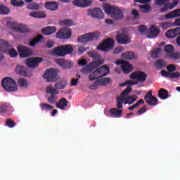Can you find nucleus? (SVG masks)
Here are the masks:
<instances>
[{
  "label": "nucleus",
  "instance_id": "4d7b16f0",
  "mask_svg": "<svg viewBox=\"0 0 180 180\" xmlns=\"http://www.w3.org/2000/svg\"><path fill=\"white\" fill-rule=\"evenodd\" d=\"M8 54L10 57L11 58H15L18 56V52H16V50L14 49H11L8 50Z\"/></svg>",
  "mask_w": 180,
  "mask_h": 180
},
{
  "label": "nucleus",
  "instance_id": "c03bdc74",
  "mask_svg": "<svg viewBox=\"0 0 180 180\" xmlns=\"http://www.w3.org/2000/svg\"><path fill=\"white\" fill-rule=\"evenodd\" d=\"M57 94L51 95L47 98V101L51 104H55L56 101H58V96Z\"/></svg>",
  "mask_w": 180,
  "mask_h": 180
},
{
  "label": "nucleus",
  "instance_id": "c85d7f7f",
  "mask_svg": "<svg viewBox=\"0 0 180 180\" xmlns=\"http://www.w3.org/2000/svg\"><path fill=\"white\" fill-rule=\"evenodd\" d=\"M58 5L56 2H46L44 6L49 10L56 11L58 9Z\"/></svg>",
  "mask_w": 180,
  "mask_h": 180
},
{
  "label": "nucleus",
  "instance_id": "69168bd1",
  "mask_svg": "<svg viewBox=\"0 0 180 180\" xmlns=\"http://www.w3.org/2000/svg\"><path fill=\"white\" fill-rule=\"evenodd\" d=\"M139 32H141V34H144L147 31V28L145 25H141L139 27Z\"/></svg>",
  "mask_w": 180,
  "mask_h": 180
},
{
  "label": "nucleus",
  "instance_id": "c9c22d12",
  "mask_svg": "<svg viewBox=\"0 0 180 180\" xmlns=\"http://www.w3.org/2000/svg\"><path fill=\"white\" fill-rule=\"evenodd\" d=\"M155 65L157 67L158 69H162L166 67L167 63L164 61L162 59H160L155 61Z\"/></svg>",
  "mask_w": 180,
  "mask_h": 180
},
{
  "label": "nucleus",
  "instance_id": "58836bf2",
  "mask_svg": "<svg viewBox=\"0 0 180 180\" xmlns=\"http://www.w3.org/2000/svg\"><path fill=\"white\" fill-rule=\"evenodd\" d=\"M161 54H162V50L160 49L155 48L153 49V51L152 53V57L154 59H156L160 58Z\"/></svg>",
  "mask_w": 180,
  "mask_h": 180
},
{
  "label": "nucleus",
  "instance_id": "72a5a7b5",
  "mask_svg": "<svg viewBox=\"0 0 180 180\" xmlns=\"http://www.w3.org/2000/svg\"><path fill=\"white\" fill-rule=\"evenodd\" d=\"M150 33L149 37H155L159 34L158 28L155 25L150 27Z\"/></svg>",
  "mask_w": 180,
  "mask_h": 180
},
{
  "label": "nucleus",
  "instance_id": "a19ab883",
  "mask_svg": "<svg viewBox=\"0 0 180 180\" xmlns=\"http://www.w3.org/2000/svg\"><path fill=\"white\" fill-rule=\"evenodd\" d=\"M99 81V83H100V85L101 86H108L110 82H111V79L110 78H102V79H98Z\"/></svg>",
  "mask_w": 180,
  "mask_h": 180
},
{
  "label": "nucleus",
  "instance_id": "338daca9",
  "mask_svg": "<svg viewBox=\"0 0 180 180\" xmlns=\"http://www.w3.org/2000/svg\"><path fill=\"white\" fill-rule=\"evenodd\" d=\"M89 48H85L84 46H80L78 48V53L79 55H82L84 51H86V50H88Z\"/></svg>",
  "mask_w": 180,
  "mask_h": 180
},
{
  "label": "nucleus",
  "instance_id": "e2e57ef3",
  "mask_svg": "<svg viewBox=\"0 0 180 180\" xmlns=\"http://www.w3.org/2000/svg\"><path fill=\"white\" fill-rule=\"evenodd\" d=\"M6 111H8V105H6L5 104H2L0 106V112L5 113V112H6Z\"/></svg>",
  "mask_w": 180,
  "mask_h": 180
},
{
  "label": "nucleus",
  "instance_id": "79ce46f5",
  "mask_svg": "<svg viewBox=\"0 0 180 180\" xmlns=\"http://www.w3.org/2000/svg\"><path fill=\"white\" fill-rule=\"evenodd\" d=\"M131 91L132 88L130 86H127V88L122 92L120 98H126L125 97L128 96Z\"/></svg>",
  "mask_w": 180,
  "mask_h": 180
},
{
  "label": "nucleus",
  "instance_id": "a18cd8bd",
  "mask_svg": "<svg viewBox=\"0 0 180 180\" xmlns=\"http://www.w3.org/2000/svg\"><path fill=\"white\" fill-rule=\"evenodd\" d=\"M11 5L15 7H22L24 6V2L22 1H18V0H11Z\"/></svg>",
  "mask_w": 180,
  "mask_h": 180
},
{
  "label": "nucleus",
  "instance_id": "a211bd4d",
  "mask_svg": "<svg viewBox=\"0 0 180 180\" xmlns=\"http://www.w3.org/2000/svg\"><path fill=\"white\" fill-rule=\"evenodd\" d=\"M96 72L99 75V77H103L109 74L110 68L105 65L96 69Z\"/></svg>",
  "mask_w": 180,
  "mask_h": 180
},
{
  "label": "nucleus",
  "instance_id": "2eb2a0df",
  "mask_svg": "<svg viewBox=\"0 0 180 180\" xmlns=\"http://www.w3.org/2000/svg\"><path fill=\"white\" fill-rule=\"evenodd\" d=\"M116 41L119 44H127L130 42V39L124 33H119L116 37Z\"/></svg>",
  "mask_w": 180,
  "mask_h": 180
},
{
  "label": "nucleus",
  "instance_id": "680f3d73",
  "mask_svg": "<svg viewBox=\"0 0 180 180\" xmlns=\"http://www.w3.org/2000/svg\"><path fill=\"white\" fill-rule=\"evenodd\" d=\"M169 2V0H155V4L158 6H163Z\"/></svg>",
  "mask_w": 180,
  "mask_h": 180
},
{
  "label": "nucleus",
  "instance_id": "dca6fc26",
  "mask_svg": "<svg viewBox=\"0 0 180 180\" xmlns=\"http://www.w3.org/2000/svg\"><path fill=\"white\" fill-rule=\"evenodd\" d=\"M92 4L91 0H75L73 1V5L77 7L80 8H86L90 6Z\"/></svg>",
  "mask_w": 180,
  "mask_h": 180
},
{
  "label": "nucleus",
  "instance_id": "f3484780",
  "mask_svg": "<svg viewBox=\"0 0 180 180\" xmlns=\"http://www.w3.org/2000/svg\"><path fill=\"white\" fill-rule=\"evenodd\" d=\"M71 32L70 31L68 30H59L57 34H56V37L59 38L60 39H69L71 37Z\"/></svg>",
  "mask_w": 180,
  "mask_h": 180
},
{
  "label": "nucleus",
  "instance_id": "cd10ccee",
  "mask_svg": "<svg viewBox=\"0 0 180 180\" xmlns=\"http://www.w3.org/2000/svg\"><path fill=\"white\" fill-rule=\"evenodd\" d=\"M169 92L166 89L162 88L158 91V96L162 100L167 99L169 97Z\"/></svg>",
  "mask_w": 180,
  "mask_h": 180
},
{
  "label": "nucleus",
  "instance_id": "4468645a",
  "mask_svg": "<svg viewBox=\"0 0 180 180\" xmlns=\"http://www.w3.org/2000/svg\"><path fill=\"white\" fill-rule=\"evenodd\" d=\"M146 103L150 105H156L158 103V100L156 97L152 95V91H150L144 97Z\"/></svg>",
  "mask_w": 180,
  "mask_h": 180
},
{
  "label": "nucleus",
  "instance_id": "6e6552de",
  "mask_svg": "<svg viewBox=\"0 0 180 180\" xmlns=\"http://www.w3.org/2000/svg\"><path fill=\"white\" fill-rule=\"evenodd\" d=\"M130 79H137L139 82L143 83L145 82L147 79V75L142 71H136L130 75Z\"/></svg>",
  "mask_w": 180,
  "mask_h": 180
},
{
  "label": "nucleus",
  "instance_id": "9b49d317",
  "mask_svg": "<svg viewBox=\"0 0 180 180\" xmlns=\"http://www.w3.org/2000/svg\"><path fill=\"white\" fill-rule=\"evenodd\" d=\"M88 15L91 16L96 19H102L104 17V14L101 9L96 8L94 9H89L87 12Z\"/></svg>",
  "mask_w": 180,
  "mask_h": 180
},
{
  "label": "nucleus",
  "instance_id": "8fccbe9b",
  "mask_svg": "<svg viewBox=\"0 0 180 180\" xmlns=\"http://www.w3.org/2000/svg\"><path fill=\"white\" fill-rule=\"evenodd\" d=\"M98 78H100V76L99 75H98L96 70L94 72H92L89 77L90 81H94Z\"/></svg>",
  "mask_w": 180,
  "mask_h": 180
},
{
  "label": "nucleus",
  "instance_id": "423d86ee",
  "mask_svg": "<svg viewBox=\"0 0 180 180\" xmlns=\"http://www.w3.org/2000/svg\"><path fill=\"white\" fill-rule=\"evenodd\" d=\"M57 71L54 69H49L47 70L43 77L46 79L47 82H56L57 80Z\"/></svg>",
  "mask_w": 180,
  "mask_h": 180
},
{
  "label": "nucleus",
  "instance_id": "1a4fd4ad",
  "mask_svg": "<svg viewBox=\"0 0 180 180\" xmlns=\"http://www.w3.org/2000/svg\"><path fill=\"white\" fill-rule=\"evenodd\" d=\"M115 63L116 65H122L121 69L125 74H129L133 71V66L128 61L117 60Z\"/></svg>",
  "mask_w": 180,
  "mask_h": 180
},
{
  "label": "nucleus",
  "instance_id": "2f4dec72",
  "mask_svg": "<svg viewBox=\"0 0 180 180\" xmlns=\"http://www.w3.org/2000/svg\"><path fill=\"white\" fill-rule=\"evenodd\" d=\"M46 93L51 95H58L59 91L56 89L53 88L52 85H49L46 88Z\"/></svg>",
  "mask_w": 180,
  "mask_h": 180
},
{
  "label": "nucleus",
  "instance_id": "13d9d810",
  "mask_svg": "<svg viewBox=\"0 0 180 180\" xmlns=\"http://www.w3.org/2000/svg\"><path fill=\"white\" fill-rule=\"evenodd\" d=\"M180 77V72H170L169 78L171 79H179Z\"/></svg>",
  "mask_w": 180,
  "mask_h": 180
},
{
  "label": "nucleus",
  "instance_id": "0eeeda50",
  "mask_svg": "<svg viewBox=\"0 0 180 180\" xmlns=\"http://www.w3.org/2000/svg\"><path fill=\"white\" fill-rule=\"evenodd\" d=\"M114 44L115 41L112 39H107L103 44H100L97 49L103 51H108L113 49Z\"/></svg>",
  "mask_w": 180,
  "mask_h": 180
},
{
  "label": "nucleus",
  "instance_id": "f8f14e48",
  "mask_svg": "<svg viewBox=\"0 0 180 180\" xmlns=\"http://www.w3.org/2000/svg\"><path fill=\"white\" fill-rule=\"evenodd\" d=\"M56 63L62 67L63 69H70L73 67V63L70 60L59 58L56 60Z\"/></svg>",
  "mask_w": 180,
  "mask_h": 180
},
{
  "label": "nucleus",
  "instance_id": "3c124183",
  "mask_svg": "<svg viewBox=\"0 0 180 180\" xmlns=\"http://www.w3.org/2000/svg\"><path fill=\"white\" fill-rule=\"evenodd\" d=\"M174 51V47L171 44L167 45L165 47V51L167 53H172Z\"/></svg>",
  "mask_w": 180,
  "mask_h": 180
},
{
  "label": "nucleus",
  "instance_id": "7ed1b4c3",
  "mask_svg": "<svg viewBox=\"0 0 180 180\" xmlns=\"http://www.w3.org/2000/svg\"><path fill=\"white\" fill-rule=\"evenodd\" d=\"M99 35L100 34L98 32H91L89 34H84L80 37H78L77 41L79 43L86 44L87 42L97 39Z\"/></svg>",
  "mask_w": 180,
  "mask_h": 180
},
{
  "label": "nucleus",
  "instance_id": "c756f323",
  "mask_svg": "<svg viewBox=\"0 0 180 180\" xmlns=\"http://www.w3.org/2000/svg\"><path fill=\"white\" fill-rule=\"evenodd\" d=\"M88 55L90 58H91L95 61L104 60L101 59V56L96 51H89L88 52Z\"/></svg>",
  "mask_w": 180,
  "mask_h": 180
},
{
  "label": "nucleus",
  "instance_id": "6e6d98bb",
  "mask_svg": "<svg viewBox=\"0 0 180 180\" xmlns=\"http://www.w3.org/2000/svg\"><path fill=\"white\" fill-rule=\"evenodd\" d=\"M137 84H138V82H132L131 80H127L125 83L120 84V86H124L127 85L133 86V85H136Z\"/></svg>",
  "mask_w": 180,
  "mask_h": 180
},
{
  "label": "nucleus",
  "instance_id": "864d4df0",
  "mask_svg": "<svg viewBox=\"0 0 180 180\" xmlns=\"http://www.w3.org/2000/svg\"><path fill=\"white\" fill-rule=\"evenodd\" d=\"M124 101V98H122V97H119L117 100V107L119 108V109H121L122 108L123 105V103Z\"/></svg>",
  "mask_w": 180,
  "mask_h": 180
},
{
  "label": "nucleus",
  "instance_id": "49530a36",
  "mask_svg": "<svg viewBox=\"0 0 180 180\" xmlns=\"http://www.w3.org/2000/svg\"><path fill=\"white\" fill-rule=\"evenodd\" d=\"M166 37L169 39H173L174 37H176V34L175 33L174 29H172L170 30H169L167 33H166Z\"/></svg>",
  "mask_w": 180,
  "mask_h": 180
},
{
  "label": "nucleus",
  "instance_id": "20e7f679",
  "mask_svg": "<svg viewBox=\"0 0 180 180\" xmlns=\"http://www.w3.org/2000/svg\"><path fill=\"white\" fill-rule=\"evenodd\" d=\"M44 60L42 58L40 57H31L27 59L25 63L30 68L34 69L38 67L39 64Z\"/></svg>",
  "mask_w": 180,
  "mask_h": 180
},
{
  "label": "nucleus",
  "instance_id": "9d476101",
  "mask_svg": "<svg viewBox=\"0 0 180 180\" xmlns=\"http://www.w3.org/2000/svg\"><path fill=\"white\" fill-rule=\"evenodd\" d=\"M18 53L21 58H28L33 54V51L26 46H19L17 48Z\"/></svg>",
  "mask_w": 180,
  "mask_h": 180
},
{
  "label": "nucleus",
  "instance_id": "412c9836",
  "mask_svg": "<svg viewBox=\"0 0 180 180\" xmlns=\"http://www.w3.org/2000/svg\"><path fill=\"white\" fill-rule=\"evenodd\" d=\"M68 101L66 98H62L58 103H56V106L57 108L60 110H65V108H68Z\"/></svg>",
  "mask_w": 180,
  "mask_h": 180
},
{
  "label": "nucleus",
  "instance_id": "de8ad7c7",
  "mask_svg": "<svg viewBox=\"0 0 180 180\" xmlns=\"http://www.w3.org/2000/svg\"><path fill=\"white\" fill-rule=\"evenodd\" d=\"M18 86L22 88H27V82L26 79L22 78L20 79L18 82Z\"/></svg>",
  "mask_w": 180,
  "mask_h": 180
},
{
  "label": "nucleus",
  "instance_id": "e433bc0d",
  "mask_svg": "<svg viewBox=\"0 0 180 180\" xmlns=\"http://www.w3.org/2000/svg\"><path fill=\"white\" fill-rule=\"evenodd\" d=\"M43 37L41 34H39L36 38L33 39L30 42V45L31 46H35L37 43L41 41L43 39Z\"/></svg>",
  "mask_w": 180,
  "mask_h": 180
},
{
  "label": "nucleus",
  "instance_id": "39448f33",
  "mask_svg": "<svg viewBox=\"0 0 180 180\" xmlns=\"http://www.w3.org/2000/svg\"><path fill=\"white\" fill-rule=\"evenodd\" d=\"M104 63V60H98V61H93L90 63L89 65H87L86 67H84L82 72L84 73H89L92 72L94 69L96 68L101 66Z\"/></svg>",
  "mask_w": 180,
  "mask_h": 180
},
{
  "label": "nucleus",
  "instance_id": "a878e982",
  "mask_svg": "<svg viewBox=\"0 0 180 180\" xmlns=\"http://www.w3.org/2000/svg\"><path fill=\"white\" fill-rule=\"evenodd\" d=\"M30 16L35 18H45L46 15L43 11H34L30 13Z\"/></svg>",
  "mask_w": 180,
  "mask_h": 180
},
{
  "label": "nucleus",
  "instance_id": "4be33fe9",
  "mask_svg": "<svg viewBox=\"0 0 180 180\" xmlns=\"http://www.w3.org/2000/svg\"><path fill=\"white\" fill-rule=\"evenodd\" d=\"M56 32V28L55 27H50V26L44 27L41 30V33L45 36L51 35L52 34H54Z\"/></svg>",
  "mask_w": 180,
  "mask_h": 180
},
{
  "label": "nucleus",
  "instance_id": "0e129e2a",
  "mask_svg": "<svg viewBox=\"0 0 180 180\" xmlns=\"http://www.w3.org/2000/svg\"><path fill=\"white\" fill-rule=\"evenodd\" d=\"M167 70L172 73L174 71H176V66L174 65H169L167 67Z\"/></svg>",
  "mask_w": 180,
  "mask_h": 180
},
{
  "label": "nucleus",
  "instance_id": "ea45409f",
  "mask_svg": "<svg viewBox=\"0 0 180 180\" xmlns=\"http://www.w3.org/2000/svg\"><path fill=\"white\" fill-rule=\"evenodd\" d=\"M11 13V9L5 6L0 5V14L6 15Z\"/></svg>",
  "mask_w": 180,
  "mask_h": 180
},
{
  "label": "nucleus",
  "instance_id": "09e8293b",
  "mask_svg": "<svg viewBox=\"0 0 180 180\" xmlns=\"http://www.w3.org/2000/svg\"><path fill=\"white\" fill-rule=\"evenodd\" d=\"M139 8H141V11L142 13H147L150 11V6L148 4L146 5H140Z\"/></svg>",
  "mask_w": 180,
  "mask_h": 180
},
{
  "label": "nucleus",
  "instance_id": "5701e85b",
  "mask_svg": "<svg viewBox=\"0 0 180 180\" xmlns=\"http://www.w3.org/2000/svg\"><path fill=\"white\" fill-rule=\"evenodd\" d=\"M15 72L21 76H27V69L25 67L17 65L15 68Z\"/></svg>",
  "mask_w": 180,
  "mask_h": 180
},
{
  "label": "nucleus",
  "instance_id": "6ab92c4d",
  "mask_svg": "<svg viewBox=\"0 0 180 180\" xmlns=\"http://www.w3.org/2000/svg\"><path fill=\"white\" fill-rule=\"evenodd\" d=\"M179 4L178 0H174L172 4H169V2L166 4L162 5L163 7L160 8L161 13H166L169 9L172 10L173 9L177 4Z\"/></svg>",
  "mask_w": 180,
  "mask_h": 180
},
{
  "label": "nucleus",
  "instance_id": "473e14b6",
  "mask_svg": "<svg viewBox=\"0 0 180 180\" xmlns=\"http://www.w3.org/2000/svg\"><path fill=\"white\" fill-rule=\"evenodd\" d=\"M122 58L129 60H131L132 59H136L134 53L133 52H124L122 54Z\"/></svg>",
  "mask_w": 180,
  "mask_h": 180
},
{
  "label": "nucleus",
  "instance_id": "4c0bfd02",
  "mask_svg": "<svg viewBox=\"0 0 180 180\" xmlns=\"http://www.w3.org/2000/svg\"><path fill=\"white\" fill-rule=\"evenodd\" d=\"M138 99L137 96L135 97H132V96H128L126 98H124V104H129V105H131L133 104L136 100Z\"/></svg>",
  "mask_w": 180,
  "mask_h": 180
},
{
  "label": "nucleus",
  "instance_id": "5fc2aeb1",
  "mask_svg": "<svg viewBox=\"0 0 180 180\" xmlns=\"http://www.w3.org/2000/svg\"><path fill=\"white\" fill-rule=\"evenodd\" d=\"M101 86L99 79L96 80L92 85L89 86V89L91 90H95Z\"/></svg>",
  "mask_w": 180,
  "mask_h": 180
},
{
  "label": "nucleus",
  "instance_id": "aec40b11",
  "mask_svg": "<svg viewBox=\"0 0 180 180\" xmlns=\"http://www.w3.org/2000/svg\"><path fill=\"white\" fill-rule=\"evenodd\" d=\"M51 54L58 57H65L64 49L63 45L57 46L53 49Z\"/></svg>",
  "mask_w": 180,
  "mask_h": 180
},
{
  "label": "nucleus",
  "instance_id": "393cba45",
  "mask_svg": "<svg viewBox=\"0 0 180 180\" xmlns=\"http://www.w3.org/2000/svg\"><path fill=\"white\" fill-rule=\"evenodd\" d=\"M180 16V9H176L174 11L166 14L165 15V19H171L173 18H176V17H179Z\"/></svg>",
  "mask_w": 180,
  "mask_h": 180
},
{
  "label": "nucleus",
  "instance_id": "7c9ffc66",
  "mask_svg": "<svg viewBox=\"0 0 180 180\" xmlns=\"http://www.w3.org/2000/svg\"><path fill=\"white\" fill-rule=\"evenodd\" d=\"M110 113L114 117H120L122 115V110H118L117 108H112L110 110Z\"/></svg>",
  "mask_w": 180,
  "mask_h": 180
},
{
  "label": "nucleus",
  "instance_id": "f03ea898",
  "mask_svg": "<svg viewBox=\"0 0 180 180\" xmlns=\"http://www.w3.org/2000/svg\"><path fill=\"white\" fill-rule=\"evenodd\" d=\"M1 86L7 92H15L18 91V85L12 78L6 77L1 81Z\"/></svg>",
  "mask_w": 180,
  "mask_h": 180
},
{
  "label": "nucleus",
  "instance_id": "774afa93",
  "mask_svg": "<svg viewBox=\"0 0 180 180\" xmlns=\"http://www.w3.org/2000/svg\"><path fill=\"white\" fill-rule=\"evenodd\" d=\"M131 15L136 19H137L139 17V15H140L139 13L136 9H133L132 10Z\"/></svg>",
  "mask_w": 180,
  "mask_h": 180
},
{
  "label": "nucleus",
  "instance_id": "bf43d9fd",
  "mask_svg": "<svg viewBox=\"0 0 180 180\" xmlns=\"http://www.w3.org/2000/svg\"><path fill=\"white\" fill-rule=\"evenodd\" d=\"M169 58H171V59L177 60V59H179L180 58V54L178 53H171L169 55Z\"/></svg>",
  "mask_w": 180,
  "mask_h": 180
},
{
  "label": "nucleus",
  "instance_id": "bb28decb",
  "mask_svg": "<svg viewBox=\"0 0 180 180\" xmlns=\"http://www.w3.org/2000/svg\"><path fill=\"white\" fill-rule=\"evenodd\" d=\"M68 82L65 79H62L60 82H58L55 84V87L56 89H63L65 88V86L68 85Z\"/></svg>",
  "mask_w": 180,
  "mask_h": 180
},
{
  "label": "nucleus",
  "instance_id": "ddd939ff",
  "mask_svg": "<svg viewBox=\"0 0 180 180\" xmlns=\"http://www.w3.org/2000/svg\"><path fill=\"white\" fill-rule=\"evenodd\" d=\"M8 26L11 28L14 32H18L20 33H27L29 30L25 27L24 25H16L13 22H9Z\"/></svg>",
  "mask_w": 180,
  "mask_h": 180
},
{
  "label": "nucleus",
  "instance_id": "b1692460",
  "mask_svg": "<svg viewBox=\"0 0 180 180\" xmlns=\"http://www.w3.org/2000/svg\"><path fill=\"white\" fill-rule=\"evenodd\" d=\"M11 49V44H8V42L0 40V51L2 52H6Z\"/></svg>",
  "mask_w": 180,
  "mask_h": 180
},
{
  "label": "nucleus",
  "instance_id": "f257e3e1",
  "mask_svg": "<svg viewBox=\"0 0 180 180\" xmlns=\"http://www.w3.org/2000/svg\"><path fill=\"white\" fill-rule=\"evenodd\" d=\"M103 10L108 15H110L114 20H120L124 17V13L120 8L111 6L110 4L104 5Z\"/></svg>",
  "mask_w": 180,
  "mask_h": 180
},
{
  "label": "nucleus",
  "instance_id": "052dcab7",
  "mask_svg": "<svg viewBox=\"0 0 180 180\" xmlns=\"http://www.w3.org/2000/svg\"><path fill=\"white\" fill-rule=\"evenodd\" d=\"M39 5L36 4H32L28 6L27 8L31 11H36L39 9Z\"/></svg>",
  "mask_w": 180,
  "mask_h": 180
},
{
  "label": "nucleus",
  "instance_id": "f704fd0d",
  "mask_svg": "<svg viewBox=\"0 0 180 180\" xmlns=\"http://www.w3.org/2000/svg\"><path fill=\"white\" fill-rule=\"evenodd\" d=\"M63 52L65 53V56L66 55L70 54L74 51L72 46L70 44L63 46Z\"/></svg>",
  "mask_w": 180,
  "mask_h": 180
},
{
  "label": "nucleus",
  "instance_id": "603ef678",
  "mask_svg": "<svg viewBox=\"0 0 180 180\" xmlns=\"http://www.w3.org/2000/svg\"><path fill=\"white\" fill-rule=\"evenodd\" d=\"M6 125L10 128H13L16 126V123H15V122L11 119H8L6 122Z\"/></svg>",
  "mask_w": 180,
  "mask_h": 180
},
{
  "label": "nucleus",
  "instance_id": "37998d69",
  "mask_svg": "<svg viewBox=\"0 0 180 180\" xmlns=\"http://www.w3.org/2000/svg\"><path fill=\"white\" fill-rule=\"evenodd\" d=\"M40 108L41 109V110H44V111H50L54 107H53L52 105L47 104V103H41L40 105Z\"/></svg>",
  "mask_w": 180,
  "mask_h": 180
}]
</instances>
